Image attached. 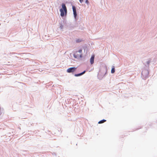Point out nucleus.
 Listing matches in <instances>:
<instances>
[{
	"instance_id": "obj_6",
	"label": "nucleus",
	"mask_w": 157,
	"mask_h": 157,
	"mask_svg": "<svg viewBox=\"0 0 157 157\" xmlns=\"http://www.w3.org/2000/svg\"><path fill=\"white\" fill-rule=\"evenodd\" d=\"M77 67H72L68 68L67 70V72L68 73H72L74 74V73L75 72L77 69Z\"/></svg>"
},
{
	"instance_id": "obj_13",
	"label": "nucleus",
	"mask_w": 157,
	"mask_h": 157,
	"mask_svg": "<svg viewBox=\"0 0 157 157\" xmlns=\"http://www.w3.org/2000/svg\"><path fill=\"white\" fill-rule=\"evenodd\" d=\"M106 121V120H105L104 119H102L100 121L98 122V124H100L103 123L105 122Z\"/></svg>"
},
{
	"instance_id": "obj_3",
	"label": "nucleus",
	"mask_w": 157,
	"mask_h": 157,
	"mask_svg": "<svg viewBox=\"0 0 157 157\" xmlns=\"http://www.w3.org/2000/svg\"><path fill=\"white\" fill-rule=\"evenodd\" d=\"M70 3L72 7V9L75 21V22H77L78 19V15L77 13L76 7L74 5H73V2H71Z\"/></svg>"
},
{
	"instance_id": "obj_18",
	"label": "nucleus",
	"mask_w": 157,
	"mask_h": 157,
	"mask_svg": "<svg viewBox=\"0 0 157 157\" xmlns=\"http://www.w3.org/2000/svg\"><path fill=\"white\" fill-rule=\"evenodd\" d=\"M70 99H67V100H66V102L67 103H68V104H69L70 102Z\"/></svg>"
},
{
	"instance_id": "obj_22",
	"label": "nucleus",
	"mask_w": 157,
	"mask_h": 157,
	"mask_svg": "<svg viewBox=\"0 0 157 157\" xmlns=\"http://www.w3.org/2000/svg\"><path fill=\"white\" fill-rule=\"evenodd\" d=\"M1 114H2V113H1V111H0V116L1 115Z\"/></svg>"
},
{
	"instance_id": "obj_15",
	"label": "nucleus",
	"mask_w": 157,
	"mask_h": 157,
	"mask_svg": "<svg viewBox=\"0 0 157 157\" xmlns=\"http://www.w3.org/2000/svg\"><path fill=\"white\" fill-rule=\"evenodd\" d=\"M75 53H77L78 52H79V53H81V54H82V48H80V49H79L78 51H75Z\"/></svg>"
},
{
	"instance_id": "obj_2",
	"label": "nucleus",
	"mask_w": 157,
	"mask_h": 157,
	"mask_svg": "<svg viewBox=\"0 0 157 157\" xmlns=\"http://www.w3.org/2000/svg\"><path fill=\"white\" fill-rule=\"evenodd\" d=\"M61 8L60 7H59V8H60L59 11L60 13V15L63 18V17H65L67 14V9L66 6V4L64 3H62L61 5Z\"/></svg>"
},
{
	"instance_id": "obj_19",
	"label": "nucleus",
	"mask_w": 157,
	"mask_h": 157,
	"mask_svg": "<svg viewBox=\"0 0 157 157\" xmlns=\"http://www.w3.org/2000/svg\"><path fill=\"white\" fill-rule=\"evenodd\" d=\"M82 54H80L79 55V58H82Z\"/></svg>"
},
{
	"instance_id": "obj_14",
	"label": "nucleus",
	"mask_w": 157,
	"mask_h": 157,
	"mask_svg": "<svg viewBox=\"0 0 157 157\" xmlns=\"http://www.w3.org/2000/svg\"><path fill=\"white\" fill-rule=\"evenodd\" d=\"M82 48L83 49H84V52H85V51L86 50H87V45L86 44L85 45L83 46L82 47Z\"/></svg>"
},
{
	"instance_id": "obj_17",
	"label": "nucleus",
	"mask_w": 157,
	"mask_h": 157,
	"mask_svg": "<svg viewBox=\"0 0 157 157\" xmlns=\"http://www.w3.org/2000/svg\"><path fill=\"white\" fill-rule=\"evenodd\" d=\"M85 3L87 5H88L89 4V2L88 0H85Z\"/></svg>"
},
{
	"instance_id": "obj_20",
	"label": "nucleus",
	"mask_w": 157,
	"mask_h": 157,
	"mask_svg": "<svg viewBox=\"0 0 157 157\" xmlns=\"http://www.w3.org/2000/svg\"><path fill=\"white\" fill-rule=\"evenodd\" d=\"M79 0V1L81 3H82V2H83V0Z\"/></svg>"
},
{
	"instance_id": "obj_8",
	"label": "nucleus",
	"mask_w": 157,
	"mask_h": 157,
	"mask_svg": "<svg viewBox=\"0 0 157 157\" xmlns=\"http://www.w3.org/2000/svg\"><path fill=\"white\" fill-rule=\"evenodd\" d=\"M86 70H84L81 73H77V74H75L74 75L75 77H79V76H81L82 75H83L85 73V72H86Z\"/></svg>"
},
{
	"instance_id": "obj_1",
	"label": "nucleus",
	"mask_w": 157,
	"mask_h": 157,
	"mask_svg": "<svg viewBox=\"0 0 157 157\" xmlns=\"http://www.w3.org/2000/svg\"><path fill=\"white\" fill-rule=\"evenodd\" d=\"M108 70L107 66L106 65L101 67L99 69L98 74L97 77L99 80H101L102 78L107 74Z\"/></svg>"
},
{
	"instance_id": "obj_9",
	"label": "nucleus",
	"mask_w": 157,
	"mask_h": 157,
	"mask_svg": "<svg viewBox=\"0 0 157 157\" xmlns=\"http://www.w3.org/2000/svg\"><path fill=\"white\" fill-rule=\"evenodd\" d=\"M94 57L95 55H94L91 56L90 59V62L91 64H93L94 63Z\"/></svg>"
},
{
	"instance_id": "obj_12",
	"label": "nucleus",
	"mask_w": 157,
	"mask_h": 157,
	"mask_svg": "<svg viewBox=\"0 0 157 157\" xmlns=\"http://www.w3.org/2000/svg\"><path fill=\"white\" fill-rule=\"evenodd\" d=\"M115 67L114 66H112L111 70V73L112 74H113L115 73Z\"/></svg>"
},
{
	"instance_id": "obj_7",
	"label": "nucleus",
	"mask_w": 157,
	"mask_h": 157,
	"mask_svg": "<svg viewBox=\"0 0 157 157\" xmlns=\"http://www.w3.org/2000/svg\"><path fill=\"white\" fill-rule=\"evenodd\" d=\"M67 27L69 30H72L75 27H76V25H74L71 23H70L67 26Z\"/></svg>"
},
{
	"instance_id": "obj_5",
	"label": "nucleus",
	"mask_w": 157,
	"mask_h": 157,
	"mask_svg": "<svg viewBox=\"0 0 157 157\" xmlns=\"http://www.w3.org/2000/svg\"><path fill=\"white\" fill-rule=\"evenodd\" d=\"M67 21L65 19L62 20L59 22L58 26H59V28L61 31H63L64 29V25L66 24Z\"/></svg>"
},
{
	"instance_id": "obj_11",
	"label": "nucleus",
	"mask_w": 157,
	"mask_h": 157,
	"mask_svg": "<svg viewBox=\"0 0 157 157\" xmlns=\"http://www.w3.org/2000/svg\"><path fill=\"white\" fill-rule=\"evenodd\" d=\"M84 40L82 39L79 38L77 39L76 40V43H80L82 41H83Z\"/></svg>"
},
{
	"instance_id": "obj_16",
	"label": "nucleus",
	"mask_w": 157,
	"mask_h": 157,
	"mask_svg": "<svg viewBox=\"0 0 157 157\" xmlns=\"http://www.w3.org/2000/svg\"><path fill=\"white\" fill-rule=\"evenodd\" d=\"M151 62V60H149L147 61L146 63L147 64V65H148V66L149 67V64Z\"/></svg>"
},
{
	"instance_id": "obj_4",
	"label": "nucleus",
	"mask_w": 157,
	"mask_h": 157,
	"mask_svg": "<svg viewBox=\"0 0 157 157\" xmlns=\"http://www.w3.org/2000/svg\"><path fill=\"white\" fill-rule=\"evenodd\" d=\"M149 73V71L146 69H143L141 72V76L142 78L145 80L148 77V74Z\"/></svg>"
},
{
	"instance_id": "obj_10",
	"label": "nucleus",
	"mask_w": 157,
	"mask_h": 157,
	"mask_svg": "<svg viewBox=\"0 0 157 157\" xmlns=\"http://www.w3.org/2000/svg\"><path fill=\"white\" fill-rule=\"evenodd\" d=\"M76 53H75V52H74L73 54V57L75 59H78L79 58L78 54H76Z\"/></svg>"
},
{
	"instance_id": "obj_21",
	"label": "nucleus",
	"mask_w": 157,
	"mask_h": 157,
	"mask_svg": "<svg viewBox=\"0 0 157 157\" xmlns=\"http://www.w3.org/2000/svg\"><path fill=\"white\" fill-rule=\"evenodd\" d=\"M53 154V155H55V156H56V153H55V152H53V154Z\"/></svg>"
}]
</instances>
